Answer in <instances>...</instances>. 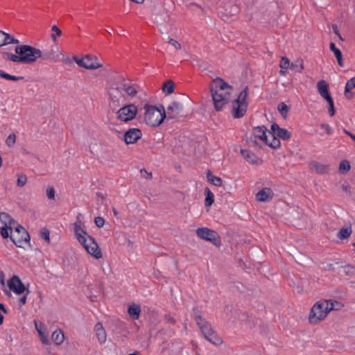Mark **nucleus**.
<instances>
[{
    "label": "nucleus",
    "instance_id": "obj_56",
    "mask_svg": "<svg viewBox=\"0 0 355 355\" xmlns=\"http://www.w3.org/2000/svg\"><path fill=\"white\" fill-rule=\"evenodd\" d=\"M140 173L141 176L146 179H150L152 178V173L147 172L145 169H141Z\"/></svg>",
    "mask_w": 355,
    "mask_h": 355
},
{
    "label": "nucleus",
    "instance_id": "obj_60",
    "mask_svg": "<svg viewBox=\"0 0 355 355\" xmlns=\"http://www.w3.org/2000/svg\"><path fill=\"white\" fill-rule=\"evenodd\" d=\"M3 38H4V32L0 31V46H3Z\"/></svg>",
    "mask_w": 355,
    "mask_h": 355
},
{
    "label": "nucleus",
    "instance_id": "obj_62",
    "mask_svg": "<svg viewBox=\"0 0 355 355\" xmlns=\"http://www.w3.org/2000/svg\"><path fill=\"white\" fill-rule=\"evenodd\" d=\"M344 132L347 135H348L354 141H355V135L352 134L350 132L344 130Z\"/></svg>",
    "mask_w": 355,
    "mask_h": 355
},
{
    "label": "nucleus",
    "instance_id": "obj_50",
    "mask_svg": "<svg viewBox=\"0 0 355 355\" xmlns=\"http://www.w3.org/2000/svg\"><path fill=\"white\" fill-rule=\"evenodd\" d=\"M329 103V113L331 116H334L335 114V110L334 106V100L332 98L327 100Z\"/></svg>",
    "mask_w": 355,
    "mask_h": 355
},
{
    "label": "nucleus",
    "instance_id": "obj_18",
    "mask_svg": "<svg viewBox=\"0 0 355 355\" xmlns=\"http://www.w3.org/2000/svg\"><path fill=\"white\" fill-rule=\"evenodd\" d=\"M96 336L101 344H103L107 340V334L101 322H98L94 327Z\"/></svg>",
    "mask_w": 355,
    "mask_h": 355
},
{
    "label": "nucleus",
    "instance_id": "obj_7",
    "mask_svg": "<svg viewBox=\"0 0 355 355\" xmlns=\"http://www.w3.org/2000/svg\"><path fill=\"white\" fill-rule=\"evenodd\" d=\"M78 241L90 255L97 259L102 257L101 250L99 248L98 243L92 236L86 235V236L83 237L82 239H79Z\"/></svg>",
    "mask_w": 355,
    "mask_h": 355
},
{
    "label": "nucleus",
    "instance_id": "obj_1",
    "mask_svg": "<svg viewBox=\"0 0 355 355\" xmlns=\"http://www.w3.org/2000/svg\"><path fill=\"white\" fill-rule=\"evenodd\" d=\"M232 88L220 78L213 80L210 84V92L214 108L220 111L228 103Z\"/></svg>",
    "mask_w": 355,
    "mask_h": 355
},
{
    "label": "nucleus",
    "instance_id": "obj_45",
    "mask_svg": "<svg viewBox=\"0 0 355 355\" xmlns=\"http://www.w3.org/2000/svg\"><path fill=\"white\" fill-rule=\"evenodd\" d=\"M350 169L349 162L347 160H343L339 165V170L342 173H347Z\"/></svg>",
    "mask_w": 355,
    "mask_h": 355
},
{
    "label": "nucleus",
    "instance_id": "obj_17",
    "mask_svg": "<svg viewBox=\"0 0 355 355\" xmlns=\"http://www.w3.org/2000/svg\"><path fill=\"white\" fill-rule=\"evenodd\" d=\"M271 131L273 132L279 138L287 140L291 137V133L288 130L280 128L277 123L271 125Z\"/></svg>",
    "mask_w": 355,
    "mask_h": 355
},
{
    "label": "nucleus",
    "instance_id": "obj_54",
    "mask_svg": "<svg viewBox=\"0 0 355 355\" xmlns=\"http://www.w3.org/2000/svg\"><path fill=\"white\" fill-rule=\"evenodd\" d=\"M94 223L98 227H102L105 224V220L103 217L97 216L94 218Z\"/></svg>",
    "mask_w": 355,
    "mask_h": 355
},
{
    "label": "nucleus",
    "instance_id": "obj_46",
    "mask_svg": "<svg viewBox=\"0 0 355 355\" xmlns=\"http://www.w3.org/2000/svg\"><path fill=\"white\" fill-rule=\"evenodd\" d=\"M15 142H16L15 134H14V133L10 134L6 140V145L9 147H12L15 145Z\"/></svg>",
    "mask_w": 355,
    "mask_h": 355
},
{
    "label": "nucleus",
    "instance_id": "obj_27",
    "mask_svg": "<svg viewBox=\"0 0 355 355\" xmlns=\"http://www.w3.org/2000/svg\"><path fill=\"white\" fill-rule=\"evenodd\" d=\"M120 83L124 94L130 96H135L137 94V92L132 85L125 81H121Z\"/></svg>",
    "mask_w": 355,
    "mask_h": 355
},
{
    "label": "nucleus",
    "instance_id": "obj_5",
    "mask_svg": "<svg viewBox=\"0 0 355 355\" xmlns=\"http://www.w3.org/2000/svg\"><path fill=\"white\" fill-rule=\"evenodd\" d=\"M248 88L245 87L239 94L238 98L232 103V114L234 118L243 117L248 108Z\"/></svg>",
    "mask_w": 355,
    "mask_h": 355
},
{
    "label": "nucleus",
    "instance_id": "obj_43",
    "mask_svg": "<svg viewBox=\"0 0 355 355\" xmlns=\"http://www.w3.org/2000/svg\"><path fill=\"white\" fill-rule=\"evenodd\" d=\"M351 234V230L347 228H342L338 232V237L340 239H347Z\"/></svg>",
    "mask_w": 355,
    "mask_h": 355
},
{
    "label": "nucleus",
    "instance_id": "obj_29",
    "mask_svg": "<svg viewBox=\"0 0 355 355\" xmlns=\"http://www.w3.org/2000/svg\"><path fill=\"white\" fill-rule=\"evenodd\" d=\"M268 137H270L271 138V141L268 139V142H265L266 144L268 145L272 148H277L280 146V141L279 139L275 137V135L273 132H268Z\"/></svg>",
    "mask_w": 355,
    "mask_h": 355
},
{
    "label": "nucleus",
    "instance_id": "obj_37",
    "mask_svg": "<svg viewBox=\"0 0 355 355\" xmlns=\"http://www.w3.org/2000/svg\"><path fill=\"white\" fill-rule=\"evenodd\" d=\"M205 205L207 207L211 206L214 201V196L209 189H205Z\"/></svg>",
    "mask_w": 355,
    "mask_h": 355
},
{
    "label": "nucleus",
    "instance_id": "obj_10",
    "mask_svg": "<svg viewBox=\"0 0 355 355\" xmlns=\"http://www.w3.org/2000/svg\"><path fill=\"white\" fill-rule=\"evenodd\" d=\"M196 233L201 239L210 241L216 246L221 245L220 236L213 230L208 227H199L196 230Z\"/></svg>",
    "mask_w": 355,
    "mask_h": 355
},
{
    "label": "nucleus",
    "instance_id": "obj_11",
    "mask_svg": "<svg viewBox=\"0 0 355 355\" xmlns=\"http://www.w3.org/2000/svg\"><path fill=\"white\" fill-rule=\"evenodd\" d=\"M137 108L134 104L124 105L116 112V119L122 122H128L136 116Z\"/></svg>",
    "mask_w": 355,
    "mask_h": 355
},
{
    "label": "nucleus",
    "instance_id": "obj_52",
    "mask_svg": "<svg viewBox=\"0 0 355 355\" xmlns=\"http://www.w3.org/2000/svg\"><path fill=\"white\" fill-rule=\"evenodd\" d=\"M9 226H3L1 228V235L2 236V237L3 239H7L8 237H9L10 235H9L8 234V230H9Z\"/></svg>",
    "mask_w": 355,
    "mask_h": 355
},
{
    "label": "nucleus",
    "instance_id": "obj_38",
    "mask_svg": "<svg viewBox=\"0 0 355 355\" xmlns=\"http://www.w3.org/2000/svg\"><path fill=\"white\" fill-rule=\"evenodd\" d=\"M175 85L172 80H167L163 85L162 90L164 92L170 94L173 92Z\"/></svg>",
    "mask_w": 355,
    "mask_h": 355
},
{
    "label": "nucleus",
    "instance_id": "obj_28",
    "mask_svg": "<svg viewBox=\"0 0 355 355\" xmlns=\"http://www.w3.org/2000/svg\"><path fill=\"white\" fill-rule=\"evenodd\" d=\"M355 89V76L349 80L345 85V95L346 98H351L352 97V90Z\"/></svg>",
    "mask_w": 355,
    "mask_h": 355
},
{
    "label": "nucleus",
    "instance_id": "obj_55",
    "mask_svg": "<svg viewBox=\"0 0 355 355\" xmlns=\"http://www.w3.org/2000/svg\"><path fill=\"white\" fill-rule=\"evenodd\" d=\"M41 237L46 240L48 243L50 242V237H49V231L44 229L40 232Z\"/></svg>",
    "mask_w": 355,
    "mask_h": 355
},
{
    "label": "nucleus",
    "instance_id": "obj_20",
    "mask_svg": "<svg viewBox=\"0 0 355 355\" xmlns=\"http://www.w3.org/2000/svg\"><path fill=\"white\" fill-rule=\"evenodd\" d=\"M268 132L265 126H258L253 129V135L256 138H259L264 142H268Z\"/></svg>",
    "mask_w": 355,
    "mask_h": 355
},
{
    "label": "nucleus",
    "instance_id": "obj_47",
    "mask_svg": "<svg viewBox=\"0 0 355 355\" xmlns=\"http://www.w3.org/2000/svg\"><path fill=\"white\" fill-rule=\"evenodd\" d=\"M279 67L282 69H288L291 67L290 60L286 57H282L279 64Z\"/></svg>",
    "mask_w": 355,
    "mask_h": 355
},
{
    "label": "nucleus",
    "instance_id": "obj_8",
    "mask_svg": "<svg viewBox=\"0 0 355 355\" xmlns=\"http://www.w3.org/2000/svg\"><path fill=\"white\" fill-rule=\"evenodd\" d=\"M15 232H11L10 239L15 245L19 248L23 247V245L30 241V235L26 229L21 225H14Z\"/></svg>",
    "mask_w": 355,
    "mask_h": 355
},
{
    "label": "nucleus",
    "instance_id": "obj_61",
    "mask_svg": "<svg viewBox=\"0 0 355 355\" xmlns=\"http://www.w3.org/2000/svg\"><path fill=\"white\" fill-rule=\"evenodd\" d=\"M332 29H333V31L334 32V33L336 35H339V31L338 29V26L336 24H333L332 25Z\"/></svg>",
    "mask_w": 355,
    "mask_h": 355
},
{
    "label": "nucleus",
    "instance_id": "obj_2",
    "mask_svg": "<svg viewBox=\"0 0 355 355\" xmlns=\"http://www.w3.org/2000/svg\"><path fill=\"white\" fill-rule=\"evenodd\" d=\"M16 54L3 53L4 59L11 60L13 62L31 64L35 62L42 55V51L29 45L22 44L15 47Z\"/></svg>",
    "mask_w": 355,
    "mask_h": 355
},
{
    "label": "nucleus",
    "instance_id": "obj_40",
    "mask_svg": "<svg viewBox=\"0 0 355 355\" xmlns=\"http://www.w3.org/2000/svg\"><path fill=\"white\" fill-rule=\"evenodd\" d=\"M3 46L9 44H19V42L18 40L14 38L12 35L8 33L4 32V38H3Z\"/></svg>",
    "mask_w": 355,
    "mask_h": 355
},
{
    "label": "nucleus",
    "instance_id": "obj_39",
    "mask_svg": "<svg viewBox=\"0 0 355 355\" xmlns=\"http://www.w3.org/2000/svg\"><path fill=\"white\" fill-rule=\"evenodd\" d=\"M0 77L5 78L6 80H13V81H18V80L24 79V77H22V76H12V75L6 73L3 70H0Z\"/></svg>",
    "mask_w": 355,
    "mask_h": 355
},
{
    "label": "nucleus",
    "instance_id": "obj_59",
    "mask_svg": "<svg viewBox=\"0 0 355 355\" xmlns=\"http://www.w3.org/2000/svg\"><path fill=\"white\" fill-rule=\"evenodd\" d=\"M350 188L351 187H350L349 184H343L342 185V189L344 191L349 193V194H351Z\"/></svg>",
    "mask_w": 355,
    "mask_h": 355
},
{
    "label": "nucleus",
    "instance_id": "obj_33",
    "mask_svg": "<svg viewBox=\"0 0 355 355\" xmlns=\"http://www.w3.org/2000/svg\"><path fill=\"white\" fill-rule=\"evenodd\" d=\"M209 342L215 345H219L222 343V339L214 331L207 336L205 337Z\"/></svg>",
    "mask_w": 355,
    "mask_h": 355
},
{
    "label": "nucleus",
    "instance_id": "obj_35",
    "mask_svg": "<svg viewBox=\"0 0 355 355\" xmlns=\"http://www.w3.org/2000/svg\"><path fill=\"white\" fill-rule=\"evenodd\" d=\"M207 180L212 184L220 187L222 185V179L219 177H216L212 175L210 171L207 173Z\"/></svg>",
    "mask_w": 355,
    "mask_h": 355
},
{
    "label": "nucleus",
    "instance_id": "obj_41",
    "mask_svg": "<svg viewBox=\"0 0 355 355\" xmlns=\"http://www.w3.org/2000/svg\"><path fill=\"white\" fill-rule=\"evenodd\" d=\"M35 327H36V329L40 335V339L42 342L43 344L44 345H48L49 344V340L48 338V335L46 334L44 332H43L42 331V329L41 328H39L37 325V324H35Z\"/></svg>",
    "mask_w": 355,
    "mask_h": 355
},
{
    "label": "nucleus",
    "instance_id": "obj_63",
    "mask_svg": "<svg viewBox=\"0 0 355 355\" xmlns=\"http://www.w3.org/2000/svg\"><path fill=\"white\" fill-rule=\"evenodd\" d=\"M0 310L2 311V312L4 313H8V310L2 303H0Z\"/></svg>",
    "mask_w": 355,
    "mask_h": 355
},
{
    "label": "nucleus",
    "instance_id": "obj_3",
    "mask_svg": "<svg viewBox=\"0 0 355 355\" xmlns=\"http://www.w3.org/2000/svg\"><path fill=\"white\" fill-rule=\"evenodd\" d=\"M145 110L144 120L145 123L151 127L159 126L166 118V110L163 105L159 107L146 104L144 107Z\"/></svg>",
    "mask_w": 355,
    "mask_h": 355
},
{
    "label": "nucleus",
    "instance_id": "obj_30",
    "mask_svg": "<svg viewBox=\"0 0 355 355\" xmlns=\"http://www.w3.org/2000/svg\"><path fill=\"white\" fill-rule=\"evenodd\" d=\"M268 137H270L271 138V141L268 139V142H265L266 144L268 145L272 148H277L280 146V141L279 139L275 137V135L273 132H268Z\"/></svg>",
    "mask_w": 355,
    "mask_h": 355
},
{
    "label": "nucleus",
    "instance_id": "obj_57",
    "mask_svg": "<svg viewBox=\"0 0 355 355\" xmlns=\"http://www.w3.org/2000/svg\"><path fill=\"white\" fill-rule=\"evenodd\" d=\"M29 293V291L28 290L26 292V294L24 295L23 297H21L19 300V306H24L26 303V298H27V294Z\"/></svg>",
    "mask_w": 355,
    "mask_h": 355
},
{
    "label": "nucleus",
    "instance_id": "obj_49",
    "mask_svg": "<svg viewBox=\"0 0 355 355\" xmlns=\"http://www.w3.org/2000/svg\"><path fill=\"white\" fill-rule=\"evenodd\" d=\"M167 42L173 46L176 50L181 49L182 45L175 40L168 37L167 38Z\"/></svg>",
    "mask_w": 355,
    "mask_h": 355
},
{
    "label": "nucleus",
    "instance_id": "obj_32",
    "mask_svg": "<svg viewBox=\"0 0 355 355\" xmlns=\"http://www.w3.org/2000/svg\"><path fill=\"white\" fill-rule=\"evenodd\" d=\"M329 48H330L331 51H332L334 52V55L336 58L338 64L340 67H343V55H342L341 51L338 48H336L335 44L333 42L330 43Z\"/></svg>",
    "mask_w": 355,
    "mask_h": 355
},
{
    "label": "nucleus",
    "instance_id": "obj_15",
    "mask_svg": "<svg viewBox=\"0 0 355 355\" xmlns=\"http://www.w3.org/2000/svg\"><path fill=\"white\" fill-rule=\"evenodd\" d=\"M195 318L198 326L199 327L202 334L205 337L214 331L211 325L208 322L205 320L200 315H196Z\"/></svg>",
    "mask_w": 355,
    "mask_h": 355
},
{
    "label": "nucleus",
    "instance_id": "obj_21",
    "mask_svg": "<svg viewBox=\"0 0 355 355\" xmlns=\"http://www.w3.org/2000/svg\"><path fill=\"white\" fill-rule=\"evenodd\" d=\"M310 168L318 174H325L329 172L328 165L322 164L317 162H313L310 164Z\"/></svg>",
    "mask_w": 355,
    "mask_h": 355
},
{
    "label": "nucleus",
    "instance_id": "obj_36",
    "mask_svg": "<svg viewBox=\"0 0 355 355\" xmlns=\"http://www.w3.org/2000/svg\"><path fill=\"white\" fill-rule=\"evenodd\" d=\"M325 302H328L329 312L332 310H340L343 307V304L341 302L336 300H325Z\"/></svg>",
    "mask_w": 355,
    "mask_h": 355
},
{
    "label": "nucleus",
    "instance_id": "obj_12",
    "mask_svg": "<svg viewBox=\"0 0 355 355\" xmlns=\"http://www.w3.org/2000/svg\"><path fill=\"white\" fill-rule=\"evenodd\" d=\"M8 286L17 295L22 294L26 291L25 286L17 275H14L8 280Z\"/></svg>",
    "mask_w": 355,
    "mask_h": 355
},
{
    "label": "nucleus",
    "instance_id": "obj_48",
    "mask_svg": "<svg viewBox=\"0 0 355 355\" xmlns=\"http://www.w3.org/2000/svg\"><path fill=\"white\" fill-rule=\"evenodd\" d=\"M51 30L53 32H54V33L51 35V39L53 41H55L57 37L61 36L62 31L56 25H53L51 28Z\"/></svg>",
    "mask_w": 355,
    "mask_h": 355
},
{
    "label": "nucleus",
    "instance_id": "obj_58",
    "mask_svg": "<svg viewBox=\"0 0 355 355\" xmlns=\"http://www.w3.org/2000/svg\"><path fill=\"white\" fill-rule=\"evenodd\" d=\"M321 128L322 129H324L328 134H330L331 132V128L328 124H321Z\"/></svg>",
    "mask_w": 355,
    "mask_h": 355
},
{
    "label": "nucleus",
    "instance_id": "obj_6",
    "mask_svg": "<svg viewBox=\"0 0 355 355\" xmlns=\"http://www.w3.org/2000/svg\"><path fill=\"white\" fill-rule=\"evenodd\" d=\"M328 302L319 301L311 309L309 320L311 323H317L323 320L329 312Z\"/></svg>",
    "mask_w": 355,
    "mask_h": 355
},
{
    "label": "nucleus",
    "instance_id": "obj_44",
    "mask_svg": "<svg viewBox=\"0 0 355 355\" xmlns=\"http://www.w3.org/2000/svg\"><path fill=\"white\" fill-rule=\"evenodd\" d=\"M343 272L348 276L355 275V267L352 265H347L343 268Z\"/></svg>",
    "mask_w": 355,
    "mask_h": 355
},
{
    "label": "nucleus",
    "instance_id": "obj_24",
    "mask_svg": "<svg viewBox=\"0 0 355 355\" xmlns=\"http://www.w3.org/2000/svg\"><path fill=\"white\" fill-rule=\"evenodd\" d=\"M241 153L243 158L249 163L252 164H259V158L254 155V153H252L251 151L248 150H241Z\"/></svg>",
    "mask_w": 355,
    "mask_h": 355
},
{
    "label": "nucleus",
    "instance_id": "obj_53",
    "mask_svg": "<svg viewBox=\"0 0 355 355\" xmlns=\"http://www.w3.org/2000/svg\"><path fill=\"white\" fill-rule=\"evenodd\" d=\"M55 189H53V187H48L47 189H46V196L48 197L49 199H54L55 198Z\"/></svg>",
    "mask_w": 355,
    "mask_h": 355
},
{
    "label": "nucleus",
    "instance_id": "obj_14",
    "mask_svg": "<svg viewBox=\"0 0 355 355\" xmlns=\"http://www.w3.org/2000/svg\"><path fill=\"white\" fill-rule=\"evenodd\" d=\"M142 136L139 128H130L123 135V140L126 144L136 143Z\"/></svg>",
    "mask_w": 355,
    "mask_h": 355
},
{
    "label": "nucleus",
    "instance_id": "obj_22",
    "mask_svg": "<svg viewBox=\"0 0 355 355\" xmlns=\"http://www.w3.org/2000/svg\"><path fill=\"white\" fill-rule=\"evenodd\" d=\"M0 220L4 225L9 226V229L11 231L16 224L15 220L6 212H1L0 214Z\"/></svg>",
    "mask_w": 355,
    "mask_h": 355
},
{
    "label": "nucleus",
    "instance_id": "obj_42",
    "mask_svg": "<svg viewBox=\"0 0 355 355\" xmlns=\"http://www.w3.org/2000/svg\"><path fill=\"white\" fill-rule=\"evenodd\" d=\"M277 109L283 118L285 119L288 112V107L284 103H280L277 106Z\"/></svg>",
    "mask_w": 355,
    "mask_h": 355
},
{
    "label": "nucleus",
    "instance_id": "obj_31",
    "mask_svg": "<svg viewBox=\"0 0 355 355\" xmlns=\"http://www.w3.org/2000/svg\"><path fill=\"white\" fill-rule=\"evenodd\" d=\"M128 313L133 319H138L141 313V307L137 304L130 305L128 309Z\"/></svg>",
    "mask_w": 355,
    "mask_h": 355
},
{
    "label": "nucleus",
    "instance_id": "obj_25",
    "mask_svg": "<svg viewBox=\"0 0 355 355\" xmlns=\"http://www.w3.org/2000/svg\"><path fill=\"white\" fill-rule=\"evenodd\" d=\"M40 58L44 60H53L57 62L59 59V55L56 53V51L51 49L50 50H46L42 51V55Z\"/></svg>",
    "mask_w": 355,
    "mask_h": 355
},
{
    "label": "nucleus",
    "instance_id": "obj_23",
    "mask_svg": "<svg viewBox=\"0 0 355 355\" xmlns=\"http://www.w3.org/2000/svg\"><path fill=\"white\" fill-rule=\"evenodd\" d=\"M73 231L77 240L82 239L83 237L89 235L83 228L82 223L80 220H77L73 224Z\"/></svg>",
    "mask_w": 355,
    "mask_h": 355
},
{
    "label": "nucleus",
    "instance_id": "obj_19",
    "mask_svg": "<svg viewBox=\"0 0 355 355\" xmlns=\"http://www.w3.org/2000/svg\"><path fill=\"white\" fill-rule=\"evenodd\" d=\"M317 88L320 96L326 101L332 98L329 94V85L325 80H320L317 83Z\"/></svg>",
    "mask_w": 355,
    "mask_h": 355
},
{
    "label": "nucleus",
    "instance_id": "obj_26",
    "mask_svg": "<svg viewBox=\"0 0 355 355\" xmlns=\"http://www.w3.org/2000/svg\"><path fill=\"white\" fill-rule=\"evenodd\" d=\"M51 339L55 345H61L64 339L63 331L60 329H57L53 332Z\"/></svg>",
    "mask_w": 355,
    "mask_h": 355
},
{
    "label": "nucleus",
    "instance_id": "obj_51",
    "mask_svg": "<svg viewBox=\"0 0 355 355\" xmlns=\"http://www.w3.org/2000/svg\"><path fill=\"white\" fill-rule=\"evenodd\" d=\"M27 181V178L26 175H21L18 177L17 179V185L20 187H24Z\"/></svg>",
    "mask_w": 355,
    "mask_h": 355
},
{
    "label": "nucleus",
    "instance_id": "obj_34",
    "mask_svg": "<svg viewBox=\"0 0 355 355\" xmlns=\"http://www.w3.org/2000/svg\"><path fill=\"white\" fill-rule=\"evenodd\" d=\"M290 68L295 72L301 73L304 69L303 60L297 59L291 64Z\"/></svg>",
    "mask_w": 355,
    "mask_h": 355
},
{
    "label": "nucleus",
    "instance_id": "obj_13",
    "mask_svg": "<svg viewBox=\"0 0 355 355\" xmlns=\"http://www.w3.org/2000/svg\"><path fill=\"white\" fill-rule=\"evenodd\" d=\"M183 108V105L179 102L173 101L166 108V117L168 119H175L182 113Z\"/></svg>",
    "mask_w": 355,
    "mask_h": 355
},
{
    "label": "nucleus",
    "instance_id": "obj_16",
    "mask_svg": "<svg viewBox=\"0 0 355 355\" xmlns=\"http://www.w3.org/2000/svg\"><path fill=\"white\" fill-rule=\"evenodd\" d=\"M273 197L272 191L268 187L263 188L256 195V199L259 202H268Z\"/></svg>",
    "mask_w": 355,
    "mask_h": 355
},
{
    "label": "nucleus",
    "instance_id": "obj_4",
    "mask_svg": "<svg viewBox=\"0 0 355 355\" xmlns=\"http://www.w3.org/2000/svg\"><path fill=\"white\" fill-rule=\"evenodd\" d=\"M107 94L109 105L114 109L125 101V96L120 82L114 83L109 88Z\"/></svg>",
    "mask_w": 355,
    "mask_h": 355
},
{
    "label": "nucleus",
    "instance_id": "obj_64",
    "mask_svg": "<svg viewBox=\"0 0 355 355\" xmlns=\"http://www.w3.org/2000/svg\"><path fill=\"white\" fill-rule=\"evenodd\" d=\"M0 277H1V284L2 285H4V284H5V281H4V278H3L4 275H3V272H0Z\"/></svg>",
    "mask_w": 355,
    "mask_h": 355
},
{
    "label": "nucleus",
    "instance_id": "obj_9",
    "mask_svg": "<svg viewBox=\"0 0 355 355\" xmlns=\"http://www.w3.org/2000/svg\"><path fill=\"white\" fill-rule=\"evenodd\" d=\"M73 60L79 66L87 69H96L103 66V62L99 61L98 58L94 55L88 54L82 58L74 57Z\"/></svg>",
    "mask_w": 355,
    "mask_h": 355
}]
</instances>
